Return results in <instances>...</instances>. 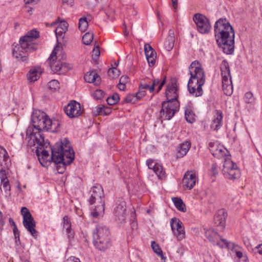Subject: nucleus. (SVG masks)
Segmentation results:
<instances>
[{"label":"nucleus","mask_w":262,"mask_h":262,"mask_svg":"<svg viewBox=\"0 0 262 262\" xmlns=\"http://www.w3.org/2000/svg\"><path fill=\"white\" fill-rule=\"evenodd\" d=\"M56 48H54L49 57L47 62L51 70L58 74H63L71 69V66L68 63L57 60Z\"/></svg>","instance_id":"obj_10"},{"label":"nucleus","mask_w":262,"mask_h":262,"mask_svg":"<svg viewBox=\"0 0 262 262\" xmlns=\"http://www.w3.org/2000/svg\"><path fill=\"white\" fill-rule=\"evenodd\" d=\"M255 249H257V252L260 255H262V244H259L255 248Z\"/></svg>","instance_id":"obj_61"},{"label":"nucleus","mask_w":262,"mask_h":262,"mask_svg":"<svg viewBox=\"0 0 262 262\" xmlns=\"http://www.w3.org/2000/svg\"><path fill=\"white\" fill-rule=\"evenodd\" d=\"M238 262H249V259L246 255H244V256L239 259Z\"/></svg>","instance_id":"obj_64"},{"label":"nucleus","mask_w":262,"mask_h":262,"mask_svg":"<svg viewBox=\"0 0 262 262\" xmlns=\"http://www.w3.org/2000/svg\"><path fill=\"white\" fill-rule=\"evenodd\" d=\"M51 161L56 164L57 170L62 173L67 165L71 164L75 158V152L70 141L67 138L62 139L51 148Z\"/></svg>","instance_id":"obj_2"},{"label":"nucleus","mask_w":262,"mask_h":262,"mask_svg":"<svg viewBox=\"0 0 262 262\" xmlns=\"http://www.w3.org/2000/svg\"><path fill=\"white\" fill-rule=\"evenodd\" d=\"M196 181V178L195 172L187 171L185 173L183 179V184L187 188L191 189L195 185Z\"/></svg>","instance_id":"obj_19"},{"label":"nucleus","mask_w":262,"mask_h":262,"mask_svg":"<svg viewBox=\"0 0 262 262\" xmlns=\"http://www.w3.org/2000/svg\"><path fill=\"white\" fill-rule=\"evenodd\" d=\"M23 224L26 229L35 238L37 237V232L35 230L36 223L32 216L25 218L23 220Z\"/></svg>","instance_id":"obj_21"},{"label":"nucleus","mask_w":262,"mask_h":262,"mask_svg":"<svg viewBox=\"0 0 262 262\" xmlns=\"http://www.w3.org/2000/svg\"><path fill=\"white\" fill-rule=\"evenodd\" d=\"M5 225V221L3 219V214L2 211H0V228L3 227Z\"/></svg>","instance_id":"obj_60"},{"label":"nucleus","mask_w":262,"mask_h":262,"mask_svg":"<svg viewBox=\"0 0 262 262\" xmlns=\"http://www.w3.org/2000/svg\"><path fill=\"white\" fill-rule=\"evenodd\" d=\"M154 171L159 179H163L165 178V172L161 165L157 164Z\"/></svg>","instance_id":"obj_34"},{"label":"nucleus","mask_w":262,"mask_h":262,"mask_svg":"<svg viewBox=\"0 0 262 262\" xmlns=\"http://www.w3.org/2000/svg\"><path fill=\"white\" fill-rule=\"evenodd\" d=\"M111 99H112L113 100H114L116 103L118 102V101L119 100V96L118 94L115 93L114 94L112 97H110Z\"/></svg>","instance_id":"obj_59"},{"label":"nucleus","mask_w":262,"mask_h":262,"mask_svg":"<svg viewBox=\"0 0 262 262\" xmlns=\"http://www.w3.org/2000/svg\"><path fill=\"white\" fill-rule=\"evenodd\" d=\"M59 23L57 28H60L61 29H63L64 30L67 31L68 29V23L64 21V20H60V19L58 18L57 19H56L53 23V24H52V26L56 24L57 23Z\"/></svg>","instance_id":"obj_41"},{"label":"nucleus","mask_w":262,"mask_h":262,"mask_svg":"<svg viewBox=\"0 0 262 262\" xmlns=\"http://www.w3.org/2000/svg\"><path fill=\"white\" fill-rule=\"evenodd\" d=\"M216 41L224 53L232 54L234 49L235 33L233 27L226 18H221L214 26Z\"/></svg>","instance_id":"obj_1"},{"label":"nucleus","mask_w":262,"mask_h":262,"mask_svg":"<svg viewBox=\"0 0 262 262\" xmlns=\"http://www.w3.org/2000/svg\"><path fill=\"white\" fill-rule=\"evenodd\" d=\"M0 166L8 169L11 166V161L6 150L0 146Z\"/></svg>","instance_id":"obj_26"},{"label":"nucleus","mask_w":262,"mask_h":262,"mask_svg":"<svg viewBox=\"0 0 262 262\" xmlns=\"http://www.w3.org/2000/svg\"><path fill=\"white\" fill-rule=\"evenodd\" d=\"M158 163H155L154 160L152 159H148L146 161V165H147L149 169H152L153 171L155 170V167L157 166Z\"/></svg>","instance_id":"obj_50"},{"label":"nucleus","mask_w":262,"mask_h":262,"mask_svg":"<svg viewBox=\"0 0 262 262\" xmlns=\"http://www.w3.org/2000/svg\"><path fill=\"white\" fill-rule=\"evenodd\" d=\"M5 168H6L2 167L0 170V179L1 182L8 180L6 176Z\"/></svg>","instance_id":"obj_49"},{"label":"nucleus","mask_w":262,"mask_h":262,"mask_svg":"<svg viewBox=\"0 0 262 262\" xmlns=\"http://www.w3.org/2000/svg\"><path fill=\"white\" fill-rule=\"evenodd\" d=\"M244 100L246 103H253L255 101V98L251 92H248L245 94Z\"/></svg>","instance_id":"obj_40"},{"label":"nucleus","mask_w":262,"mask_h":262,"mask_svg":"<svg viewBox=\"0 0 262 262\" xmlns=\"http://www.w3.org/2000/svg\"><path fill=\"white\" fill-rule=\"evenodd\" d=\"M144 51L146 59L150 67L153 66L156 63L157 53L152 47L148 43L144 45Z\"/></svg>","instance_id":"obj_22"},{"label":"nucleus","mask_w":262,"mask_h":262,"mask_svg":"<svg viewBox=\"0 0 262 262\" xmlns=\"http://www.w3.org/2000/svg\"><path fill=\"white\" fill-rule=\"evenodd\" d=\"M39 154L41 156H42L45 158H49V152L45 149H43L41 151H39Z\"/></svg>","instance_id":"obj_57"},{"label":"nucleus","mask_w":262,"mask_h":262,"mask_svg":"<svg viewBox=\"0 0 262 262\" xmlns=\"http://www.w3.org/2000/svg\"><path fill=\"white\" fill-rule=\"evenodd\" d=\"M84 79L86 82L94 83L98 85L100 83L101 78L95 70L88 72L84 75Z\"/></svg>","instance_id":"obj_25"},{"label":"nucleus","mask_w":262,"mask_h":262,"mask_svg":"<svg viewBox=\"0 0 262 262\" xmlns=\"http://www.w3.org/2000/svg\"><path fill=\"white\" fill-rule=\"evenodd\" d=\"M146 91H145L143 89H141V88L140 86L139 87V91L137 93H136V96L138 98V100H140L142 99L144 96L146 95Z\"/></svg>","instance_id":"obj_48"},{"label":"nucleus","mask_w":262,"mask_h":262,"mask_svg":"<svg viewBox=\"0 0 262 262\" xmlns=\"http://www.w3.org/2000/svg\"><path fill=\"white\" fill-rule=\"evenodd\" d=\"M145 79H142L140 83L139 86L141 88V89H143L145 91L148 89L149 91L150 85L145 81Z\"/></svg>","instance_id":"obj_51"},{"label":"nucleus","mask_w":262,"mask_h":262,"mask_svg":"<svg viewBox=\"0 0 262 262\" xmlns=\"http://www.w3.org/2000/svg\"><path fill=\"white\" fill-rule=\"evenodd\" d=\"M48 128L47 131H51L52 132H56L58 130L59 128L61 125V122L58 119L49 120L47 121Z\"/></svg>","instance_id":"obj_30"},{"label":"nucleus","mask_w":262,"mask_h":262,"mask_svg":"<svg viewBox=\"0 0 262 262\" xmlns=\"http://www.w3.org/2000/svg\"><path fill=\"white\" fill-rule=\"evenodd\" d=\"M227 216V213L225 210L222 209L219 210L214 218L215 224L219 227L223 228L226 223V219Z\"/></svg>","instance_id":"obj_24"},{"label":"nucleus","mask_w":262,"mask_h":262,"mask_svg":"<svg viewBox=\"0 0 262 262\" xmlns=\"http://www.w3.org/2000/svg\"><path fill=\"white\" fill-rule=\"evenodd\" d=\"M179 102L178 101H165L162 103V108L160 111V119L170 120L174 115L179 109Z\"/></svg>","instance_id":"obj_12"},{"label":"nucleus","mask_w":262,"mask_h":262,"mask_svg":"<svg viewBox=\"0 0 262 262\" xmlns=\"http://www.w3.org/2000/svg\"><path fill=\"white\" fill-rule=\"evenodd\" d=\"M160 83V80L159 79H155L153 80L152 85H150L149 88V92H152L155 90V86Z\"/></svg>","instance_id":"obj_54"},{"label":"nucleus","mask_w":262,"mask_h":262,"mask_svg":"<svg viewBox=\"0 0 262 262\" xmlns=\"http://www.w3.org/2000/svg\"><path fill=\"white\" fill-rule=\"evenodd\" d=\"M174 41L175 37L174 31L172 29H170L168 35L164 42V48L167 51L171 50L173 48Z\"/></svg>","instance_id":"obj_27"},{"label":"nucleus","mask_w":262,"mask_h":262,"mask_svg":"<svg viewBox=\"0 0 262 262\" xmlns=\"http://www.w3.org/2000/svg\"><path fill=\"white\" fill-rule=\"evenodd\" d=\"M106 101L107 103L110 105H114L117 103L114 100H113L110 97L107 98Z\"/></svg>","instance_id":"obj_63"},{"label":"nucleus","mask_w":262,"mask_h":262,"mask_svg":"<svg viewBox=\"0 0 262 262\" xmlns=\"http://www.w3.org/2000/svg\"><path fill=\"white\" fill-rule=\"evenodd\" d=\"M223 118L222 112L220 110H215L214 112L211 127L214 130H218L222 126Z\"/></svg>","instance_id":"obj_23"},{"label":"nucleus","mask_w":262,"mask_h":262,"mask_svg":"<svg viewBox=\"0 0 262 262\" xmlns=\"http://www.w3.org/2000/svg\"><path fill=\"white\" fill-rule=\"evenodd\" d=\"M126 203L123 198H119L116 201L114 208V214L120 221L125 219L126 212Z\"/></svg>","instance_id":"obj_16"},{"label":"nucleus","mask_w":262,"mask_h":262,"mask_svg":"<svg viewBox=\"0 0 262 262\" xmlns=\"http://www.w3.org/2000/svg\"><path fill=\"white\" fill-rule=\"evenodd\" d=\"M14 235L15 236V238L16 239V242L17 243V242H19V232L17 228H16V230L15 229H13Z\"/></svg>","instance_id":"obj_56"},{"label":"nucleus","mask_w":262,"mask_h":262,"mask_svg":"<svg viewBox=\"0 0 262 262\" xmlns=\"http://www.w3.org/2000/svg\"><path fill=\"white\" fill-rule=\"evenodd\" d=\"M48 87L50 90L55 91L59 88V83L57 80H52L48 83Z\"/></svg>","instance_id":"obj_43"},{"label":"nucleus","mask_w":262,"mask_h":262,"mask_svg":"<svg viewBox=\"0 0 262 262\" xmlns=\"http://www.w3.org/2000/svg\"><path fill=\"white\" fill-rule=\"evenodd\" d=\"M172 200L178 210L183 212L186 211V206L181 198L174 197L172 198Z\"/></svg>","instance_id":"obj_33"},{"label":"nucleus","mask_w":262,"mask_h":262,"mask_svg":"<svg viewBox=\"0 0 262 262\" xmlns=\"http://www.w3.org/2000/svg\"><path fill=\"white\" fill-rule=\"evenodd\" d=\"M64 262H81L80 260L75 256H71L69 257Z\"/></svg>","instance_id":"obj_55"},{"label":"nucleus","mask_w":262,"mask_h":262,"mask_svg":"<svg viewBox=\"0 0 262 262\" xmlns=\"http://www.w3.org/2000/svg\"><path fill=\"white\" fill-rule=\"evenodd\" d=\"M193 20L197 26L198 31L202 34L208 33L211 29L209 19L204 15L198 13L194 15Z\"/></svg>","instance_id":"obj_13"},{"label":"nucleus","mask_w":262,"mask_h":262,"mask_svg":"<svg viewBox=\"0 0 262 262\" xmlns=\"http://www.w3.org/2000/svg\"><path fill=\"white\" fill-rule=\"evenodd\" d=\"M103 92L101 90H96L94 94V96L97 99H101L103 96Z\"/></svg>","instance_id":"obj_53"},{"label":"nucleus","mask_w":262,"mask_h":262,"mask_svg":"<svg viewBox=\"0 0 262 262\" xmlns=\"http://www.w3.org/2000/svg\"><path fill=\"white\" fill-rule=\"evenodd\" d=\"M67 32L66 30H63V29H61L60 28H56L55 30V33L57 38V41H58V39L59 37L63 38V35Z\"/></svg>","instance_id":"obj_46"},{"label":"nucleus","mask_w":262,"mask_h":262,"mask_svg":"<svg viewBox=\"0 0 262 262\" xmlns=\"http://www.w3.org/2000/svg\"><path fill=\"white\" fill-rule=\"evenodd\" d=\"M94 38V35L93 33L87 32L82 37V41L84 44L86 45H90Z\"/></svg>","instance_id":"obj_36"},{"label":"nucleus","mask_w":262,"mask_h":262,"mask_svg":"<svg viewBox=\"0 0 262 262\" xmlns=\"http://www.w3.org/2000/svg\"><path fill=\"white\" fill-rule=\"evenodd\" d=\"M128 82H129V77L126 75H123L120 78L118 88L120 90L124 91L125 89V85Z\"/></svg>","instance_id":"obj_35"},{"label":"nucleus","mask_w":262,"mask_h":262,"mask_svg":"<svg viewBox=\"0 0 262 262\" xmlns=\"http://www.w3.org/2000/svg\"><path fill=\"white\" fill-rule=\"evenodd\" d=\"M48 120L49 118L45 113L40 111H35L32 116V121L34 129L32 127H29L27 130L31 128L34 133H40L43 135L41 131H47Z\"/></svg>","instance_id":"obj_8"},{"label":"nucleus","mask_w":262,"mask_h":262,"mask_svg":"<svg viewBox=\"0 0 262 262\" xmlns=\"http://www.w3.org/2000/svg\"><path fill=\"white\" fill-rule=\"evenodd\" d=\"M138 100V98L134 94H129L124 98V101L126 103H134Z\"/></svg>","instance_id":"obj_44"},{"label":"nucleus","mask_w":262,"mask_h":262,"mask_svg":"<svg viewBox=\"0 0 262 262\" xmlns=\"http://www.w3.org/2000/svg\"><path fill=\"white\" fill-rule=\"evenodd\" d=\"M91 196L89 201L91 205L98 203L99 204L96 206L91 215L94 217H98L101 215L104 212L105 202L104 200V193L101 186L96 184L94 186L91 190Z\"/></svg>","instance_id":"obj_6"},{"label":"nucleus","mask_w":262,"mask_h":262,"mask_svg":"<svg viewBox=\"0 0 262 262\" xmlns=\"http://www.w3.org/2000/svg\"><path fill=\"white\" fill-rule=\"evenodd\" d=\"M220 69L222 77L223 90L225 95L230 96L233 93V85L228 62L224 60L221 64Z\"/></svg>","instance_id":"obj_9"},{"label":"nucleus","mask_w":262,"mask_h":262,"mask_svg":"<svg viewBox=\"0 0 262 262\" xmlns=\"http://www.w3.org/2000/svg\"><path fill=\"white\" fill-rule=\"evenodd\" d=\"M165 78H164L162 81V82H161L160 83H159V87L158 88V90H157V92L158 93L162 88V87L163 86V85L165 84Z\"/></svg>","instance_id":"obj_62"},{"label":"nucleus","mask_w":262,"mask_h":262,"mask_svg":"<svg viewBox=\"0 0 262 262\" xmlns=\"http://www.w3.org/2000/svg\"><path fill=\"white\" fill-rule=\"evenodd\" d=\"M191 147V142L189 141H186L181 144L178 148V157H183L188 152Z\"/></svg>","instance_id":"obj_31"},{"label":"nucleus","mask_w":262,"mask_h":262,"mask_svg":"<svg viewBox=\"0 0 262 262\" xmlns=\"http://www.w3.org/2000/svg\"><path fill=\"white\" fill-rule=\"evenodd\" d=\"M222 172L226 179L231 180L238 179L241 177L239 168L228 157L225 159Z\"/></svg>","instance_id":"obj_11"},{"label":"nucleus","mask_w":262,"mask_h":262,"mask_svg":"<svg viewBox=\"0 0 262 262\" xmlns=\"http://www.w3.org/2000/svg\"><path fill=\"white\" fill-rule=\"evenodd\" d=\"M206 237L213 245L219 247L224 248L228 246L227 241L222 238L219 234L212 229H206L205 232Z\"/></svg>","instance_id":"obj_14"},{"label":"nucleus","mask_w":262,"mask_h":262,"mask_svg":"<svg viewBox=\"0 0 262 262\" xmlns=\"http://www.w3.org/2000/svg\"><path fill=\"white\" fill-rule=\"evenodd\" d=\"M93 243L96 248L100 251H104L110 248L112 243L108 228L103 225H98L93 233Z\"/></svg>","instance_id":"obj_5"},{"label":"nucleus","mask_w":262,"mask_h":262,"mask_svg":"<svg viewBox=\"0 0 262 262\" xmlns=\"http://www.w3.org/2000/svg\"><path fill=\"white\" fill-rule=\"evenodd\" d=\"M21 214L23 219L31 216H32L29 210L25 207H22L21 209Z\"/></svg>","instance_id":"obj_47"},{"label":"nucleus","mask_w":262,"mask_h":262,"mask_svg":"<svg viewBox=\"0 0 262 262\" xmlns=\"http://www.w3.org/2000/svg\"><path fill=\"white\" fill-rule=\"evenodd\" d=\"M170 226L172 232L177 237L178 240L181 241L185 237L184 228L182 226V222L178 219L172 218L171 219Z\"/></svg>","instance_id":"obj_15"},{"label":"nucleus","mask_w":262,"mask_h":262,"mask_svg":"<svg viewBox=\"0 0 262 262\" xmlns=\"http://www.w3.org/2000/svg\"><path fill=\"white\" fill-rule=\"evenodd\" d=\"M189 72L190 77L187 87L189 93L195 97L201 96L203 94L202 86L205 82V75L200 63L193 61L189 67Z\"/></svg>","instance_id":"obj_4"},{"label":"nucleus","mask_w":262,"mask_h":262,"mask_svg":"<svg viewBox=\"0 0 262 262\" xmlns=\"http://www.w3.org/2000/svg\"><path fill=\"white\" fill-rule=\"evenodd\" d=\"M63 228L66 230V232L69 239L74 237V232L71 229V224L69 220V217L65 215L63 218Z\"/></svg>","instance_id":"obj_32"},{"label":"nucleus","mask_w":262,"mask_h":262,"mask_svg":"<svg viewBox=\"0 0 262 262\" xmlns=\"http://www.w3.org/2000/svg\"><path fill=\"white\" fill-rule=\"evenodd\" d=\"M178 86L175 82H171L167 86L166 97L167 100L170 101H178Z\"/></svg>","instance_id":"obj_20"},{"label":"nucleus","mask_w":262,"mask_h":262,"mask_svg":"<svg viewBox=\"0 0 262 262\" xmlns=\"http://www.w3.org/2000/svg\"><path fill=\"white\" fill-rule=\"evenodd\" d=\"M211 171L212 175L214 177H216L218 174V170L217 169V165L216 163H213L211 165Z\"/></svg>","instance_id":"obj_52"},{"label":"nucleus","mask_w":262,"mask_h":262,"mask_svg":"<svg viewBox=\"0 0 262 262\" xmlns=\"http://www.w3.org/2000/svg\"><path fill=\"white\" fill-rule=\"evenodd\" d=\"M209 147L211 153L214 157L218 159L224 158L225 159L228 157L226 156V153L227 152L226 148L216 141L210 142Z\"/></svg>","instance_id":"obj_18"},{"label":"nucleus","mask_w":262,"mask_h":262,"mask_svg":"<svg viewBox=\"0 0 262 262\" xmlns=\"http://www.w3.org/2000/svg\"><path fill=\"white\" fill-rule=\"evenodd\" d=\"M151 246L154 251L158 256H160L162 258H164L162 250L158 244H157L155 241H152L151 243Z\"/></svg>","instance_id":"obj_38"},{"label":"nucleus","mask_w":262,"mask_h":262,"mask_svg":"<svg viewBox=\"0 0 262 262\" xmlns=\"http://www.w3.org/2000/svg\"><path fill=\"white\" fill-rule=\"evenodd\" d=\"M64 110L67 115L71 118L78 117L82 113L80 103L75 100L72 101L66 106Z\"/></svg>","instance_id":"obj_17"},{"label":"nucleus","mask_w":262,"mask_h":262,"mask_svg":"<svg viewBox=\"0 0 262 262\" xmlns=\"http://www.w3.org/2000/svg\"><path fill=\"white\" fill-rule=\"evenodd\" d=\"M39 36V32L36 30H32L21 37L19 46H15L13 50V57L23 62H26L28 60V55L26 53L37 50L38 45L35 40Z\"/></svg>","instance_id":"obj_3"},{"label":"nucleus","mask_w":262,"mask_h":262,"mask_svg":"<svg viewBox=\"0 0 262 262\" xmlns=\"http://www.w3.org/2000/svg\"><path fill=\"white\" fill-rule=\"evenodd\" d=\"M107 73L108 76L112 78H116L120 75V71L117 69L116 67H113L109 69Z\"/></svg>","instance_id":"obj_42"},{"label":"nucleus","mask_w":262,"mask_h":262,"mask_svg":"<svg viewBox=\"0 0 262 262\" xmlns=\"http://www.w3.org/2000/svg\"><path fill=\"white\" fill-rule=\"evenodd\" d=\"M41 72L40 68H34L30 69L27 74L28 80L30 82L36 81L39 79Z\"/></svg>","instance_id":"obj_28"},{"label":"nucleus","mask_w":262,"mask_h":262,"mask_svg":"<svg viewBox=\"0 0 262 262\" xmlns=\"http://www.w3.org/2000/svg\"><path fill=\"white\" fill-rule=\"evenodd\" d=\"M112 112V109L110 107L105 106L104 105H99L95 107L93 110V113L95 116L102 115H108Z\"/></svg>","instance_id":"obj_29"},{"label":"nucleus","mask_w":262,"mask_h":262,"mask_svg":"<svg viewBox=\"0 0 262 262\" xmlns=\"http://www.w3.org/2000/svg\"><path fill=\"white\" fill-rule=\"evenodd\" d=\"M1 184L3 187V188L4 189L5 193H6L7 195L10 196V186L8 180L5 181L4 182H1Z\"/></svg>","instance_id":"obj_45"},{"label":"nucleus","mask_w":262,"mask_h":262,"mask_svg":"<svg viewBox=\"0 0 262 262\" xmlns=\"http://www.w3.org/2000/svg\"><path fill=\"white\" fill-rule=\"evenodd\" d=\"M185 116L188 122L192 123L195 121L194 114L190 110L187 109L185 110Z\"/></svg>","instance_id":"obj_39"},{"label":"nucleus","mask_w":262,"mask_h":262,"mask_svg":"<svg viewBox=\"0 0 262 262\" xmlns=\"http://www.w3.org/2000/svg\"><path fill=\"white\" fill-rule=\"evenodd\" d=\"M89 26L88 21L86 17L80 18L79 20V29L81 32L86 30Z\"/></svg>","instance_id":"obj_37"},{"label":"nucleus","mask_w":262,"mask_h":262,"mask_svg":"<svg viewBox=\"0 0 262 262\" xmlns=\"http://www.w3.org/2000/svg\"><path fill=\"white\" fill-rule=\"evenodd\" d=\"M100 55V50L98 47L94 48L93 50L92 56L95 55L96 57H98Z\"/></svg>","instance_id":"obj_58"},{"label":"nucleus","mask_w":262,"mask_h":262,"mask_svg":"<svg viewBox=\"0 0 262 262\" xmlns=\"http://www.w3.org/2000/svg\"><path fill=\"white\" fill-rule=\"evenodd\" d=\"M27 136L30 138L29 142L31 144H33V145L37 144L36 153L40 164L43 167H47L50 160H49V158H45L41 156L39 154V149H41L43 146L47 147L49 145V142L45 141L44 136L42 134L40 133H34L31 128L27 130Z\"/></svg>","instance_id":"obj_7"}]
</instances>
